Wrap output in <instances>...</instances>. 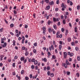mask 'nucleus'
Listing matches in <instances>:
<instances>
[{"instance_id": "obj_61", "label": "nucleus", "mask_w": 80, "mask_h": 80, "mask_svg": "<svg viewBox=\"0 0 80 80\" xmlns=\"http://www.w3.org/2000/svg\"><path fill=\"white\" fill-rule=\"evenodd\" d=\"M59 43L61 45H63V42H62V41H59Z\"/></svg>"}, {"instance_id": "obj_39", "label": "nucleus", "mask_w": 80, "mask_h": 80, "mask_svg": "<svg viewBox=\"0 0 80 80\" xmlns=\"http://www.w3.org/2000/svg\"><path fill=\"white\" fill-rule=\"evenodd\" d=\"M76 75L77 77H79V76H80V74L78 73H77Z\"/></svg>"}, {"instance_id": "obj_31", "label": "nucleus", "mask_w": 80, "mask_h": 80, "mask_svg": "<svg viewBox=\"0 0 80 80\" xmlns=\"http://www.w3.org/2000/svg\"><path fill=\"white\" fill-rule=\"evenodd\" d=\"M13 42V45L14 46H15V40H13V41H12Z\"/></svg>"}, {"instance_id": "obj_17", "label": "nucleus", "mask_w": 80, "mask_h": 80, "mask_svg": "<svg viewBox=\"0 0 80 80\" xmlns=\"http://www.w3.org/2000/svg\"><path fill=\"white\" fill-rule=\"evenodd\" d=\"M51 23H52V22H51V21H50V20H49L48 22V25H50V24Z\"/></svg>"}, {"instance_id": "obj_42", "label": "nucleus", "mask_w": 80, "mask_h": 80, "mask_svg": "<svg viewBox=\"0 0 80 80\" xmlns=\"http://www.w3.org/2000/svg\"><path fill=\"white\" fill-rule=\"evenodd\" d=\"M77 59L78 60V61H80V56H78L77 57Z\"/></svg>"}, {"instance_id": "obj_2", "label": "nucleus", "mask_w": 80, "mask_h": 80, "mask_svg": "<svg viewBox=\"0 0 80 80\" xmlns=\"http://www.w3.org/2000/svg\"><path fill=\"white\" fill-rule=\"evenodd\" d=\"M61 7L62 8V11H64L65 8H67V5L64 4V3H62L61 4Z\"/></svg>"}, {"instance_id": "obj_13", "label": "nucleus", "mask_w": 80, "mask_h": 80, "mask_svg": "<svg viewBox=\"0 0 80 80\" xmlns=\"http://www.w3.org/2000/svg\"><path fill=\"white\" fill-rule=\"evenodd\" d=\"M24 60H25L24 57H22L21 58L20 60L21 61H24Z\"/></svg>"}, {"instance_id": "obj_54", "label": "nucleus", "mask_w": 80, "mask_h": 80, "mask_svg": "<svg viewBox=\"0 0 80 80\" xmlns=\"http://www.w3.org/2000/svg\"><path fill=\"white\" fill-rule=\"evenodd\" d=\"M33 45L35 47H37V43L35 42L34 44Z\"/></svg>"}, {"instance_id": "obj_27", "label": "nucleus", "mask_w": 80, "mask_h": 80, "mask_svg": "<svg viewBox=\"0 0 80 80\" xmlns=\"http://www.w3.org/2000/svg\"><path fill=\"white\" fill-rule=\"evenodd\" d=\"M7 42L4 43L3 45H4V48L5 47H7Z\"/></svg>"}, {"instance_id": "obj_29", "label": "nucleus", "mask_w": 80, "mask_h": 80, "mask_svg": "<svg viewBox=\"0 0 80 80\" xmlns=\"http://www.w3.org/2000/svg\"><path fill=\"white\" fill-rule=\"evenodd\" d=\"M75 49L76 51H78L79 50V48L78 47H76Z\"/></svg>"}, {"instance_id": "obj_58", "label": "nucleus", "mask_w": 80, "mask_h": 80, "mask_svg": "<svg viewBox=\"0 0 80 80\" xmlns=\"http://www.w3.org/2000/svg\"><path fill=\"white\" fill-rule=\"evenodd\" d=\"M70 57H72L73 56V53H70Z\"/></svg>"}, {"instance_id": "obj_55", "label": "nucleus", "mask_w": 80, "mask_h": 80, "mask_svg": "<svg viewBox=\"0 0 80 80\" xmlns=\"http://www.w3.org/2000/svg\"><path fill=\"white\" fill-rule=\"evenodd\" d=\"M61 31L62 32H64V31H65V29H64V28H62L61 29Z\"/></svg>"}, {"instance_id": "obj_44", "label": "nucleus", "mask_w": 80, "mask_h": 80, "mask_svg": "<svg viewBox=\"0 0 80 80\" xmlns=\"http://www.w3.org/2000/svg\"><path fill=\"white\" fill-rule=\"evenodd\" d=\"M15 32H16V33L18 34V29H16L15 30Z\"/></svg>"}, {"instance_id": "obj_59", "label": "nucleus", "mask_w": 80, "mask_h": 80, "mask_svg": "<svg viewBox=\"0 0 80 80\" xmlns=\"http://www.w3.org/2000/svg\"><path fill=\"white\" fill-rule=\"evenodd\" d=\"M24 28H28V25H25L24 26Z\"/></svg>"}, {"instance_id": "obj_28", "label": "nucleus", "mask_w": 80, "mask_h": 80, "mask_svg": "<svg viewBox=\"0 0 80 80\" xmlns=\"http://www.w3.org/2000/svg\"><path fill=\"white\" fill-rule=\"evenodd\" d=\"M64 66L65 68H67V64H66V63H65L64 64Z\"/></svg>"}, {"instance_id": "obj_41", "label": "nucleus", "mask_w": 80, "mask_h": 80, "mask_svg": "<svg viewBox=\"0 0 80 80\" xmlns=\"http://www.w3.org/2000/svg\"><path fill=\"white\" fill-rule=\"evenodd\" d=\"M66 32H65V35L66 36H67V34H68V30H66Z\"/></svg>"}, {"instance_id": "obj_23", "label": "nucleus", "mask_w": 80, "mask_h": 80, "mask_svg": "<svg viewBox=\"0 0 80 80\" xmlns=\"http://www.w3.org/2000/svg\"><path fill=\"white\" fill-rule=\"evenodd\" d=\"M62 45H60L59 46V49L60 50H62Z\"/></svg>"}, {"instance_id": "obj_43", "label": "nucleus", "mask_w": 80, "mask_h": 80, "mask_svg": "<svg viewBox=\"0 0 80 80\" xmlns=\"http://www.w3.org/2000/svg\"><path fill=\"white\" fill-rule=\"evenodd\" d=\"M70 72H67V75H70Z\"/></svg>"}, {"instance_id": "obj_33", "label": "nucleus", "mask_w": 80, "mask_h": 80, "mask_svg": "<svg viewBox=\"0 0 80 80\" xmlns=\"http://www.w3.org/2000/svg\"><path fill=\"white\" fill-rule=\"evenodd\" d=\"M44 2L47 3H49V0H44Z\"/></svg>"}, {"instance_id": "obj_7", "label": "nucleus", "mask_w": 80, "mask_h": 80, "mask_svg": "<svg viewBox=\"0 0 80 80\" xmlns=\"http://www.w3.org/2000/svg\"><path fill=\"white\" fill-rule=\"evenodd\" d=\"M19 33L17 34L16 35H15V36H16L17 37H19V36L21 34V31H19L18 32Z\"/></svg>"}, {"instance_id": "obj_12", "label": "nucleus", "mask_w": 80, "mask_h": 80, "mask_svg": "<svg viewBox=\"0 0 80 80\" xmlns=\"http://www.w3.org/2000/svg\"><path fill=\"white\" fill-rule=\"evenodd\" d=\"M52 14H50L48 16L46 17H47V20H48L49 19V18H50V17H52Z\"/></svg>"}, {"instance_id": "obj_10", "label": "nucleus", "mask_w": 80, "mask_h": 80, "mask_svg": "<svg viewBox=\"0 0 80 80\" xmlns=\"http://www.w3.org/2000/svg\"><path fill=\"white\" fill-rule=\"evenodd\" d=\"M54 29H52L51 28H48V30L49 32H52V30H54Z\"/></svg>"}, {"instance_id": "obj_32", "label": "nucleus", "mask_w": 80, "mask_h": 80, "mask_svg": "<svg viewBox=\"0 0 80 80\" xmlns=\"http://www.w3.org/2000/svg\"><path fill=\"white\" fill-rule=\"evenodd\" d=\"M51 48H52V50H54V47H53V45L52 44L51 45Z\"/></svg>"}, {"instance_id": "obj_22", "label": "nucleus", "mask_w": 80, "mask_h": 80, "mask_svg": "<svg viewBox=\"0 0 80 80\" xmlns=\"http://www.w3.org/2000/svg\"><path fill=\"white\" fill-rule=\"evenodd\" d=\"M50 77H54V74H53V73H51V74H50Z\"/></svg>"}, {"instance_id": "obj_37", "label": "nucleus", "mask_w": 80, "mask_h": 80, "mask_svg": "<svg viewBox=\"0 0 80 80\" xmlns=\"http://www.w3.org/2000/svg\"><path fill=\"white\" fill-rule=\"evenodd\" d=\"M24 73V70H22L21 72V75H23Z\"/></svg>"}, {"instance_id": "obj_52", "label": "nucleus", "mask_w": 80, "mask_h": 80, "mask_svg": "<svg viewBox=\"0 0 80 80\" xmlns=\"http://www.w3.org/2000/svg\"><path fill=\"white\" fill-rule=\"evenodd\" d=\"M35 13H34L33 14V18H36V16H35Z\"/></svg>"}, {"instance_id": "obj_6", "label": "nucleus", "mask_w": 80, "mask_h": 80, "mask_svg": "<svg viewBox=\"0 0 80 80\" xmlns=\"http://www.w3.org/2000/svg\"><path fill=\"white\" fill-rule=\"evenodd\" d=\"M66 63L67 65H71V62H69L68 61V60H66Z\"/></svg>"}, {"instance_id": "obj_19", "label": "nucleus", "mask_w": 80, "mask_h": 80, "mask_svg": "<svg viewBox=\"0 0 80 80\" xmlns=\"http://www.w3.org/2000/svg\"><path fill=\"white\" fill-rule=\"evenodd\" d=\"M38 64V61L37 60H35V62H34V65H37Z\"/></svg>"}, {"instance_id": "obj_46", "label": "nucleus", "mask_w": 80, "mask_h": 80, "mask_svg": "<svg viewBox=\"0 0 80 80\" xmlns=\"http://www.w3.org/2000/svg\"><path fill=\"white\" fill-rule=\"evenodd\" d=\"M3 28H2L0 30V32H3Z\"/></svg>"}, {"instance_id": "obj_20", "label": "nucleus", "mask_w": 80, "mask_h": 80, "mask_svg": "<svg viewBox=\"0 0 80 80\" xmlns=\"http://www.w3.org/2000/svg\"><path fill=\"white\" fill-rule=\"evenodd\" d=\"M71 45L72 46H75V43L74 42H72L71 43Z\"/></svg>"}, {"instance_id": "obj_16", "label": "nucleus", "mask_w": 80, "mask_h": 80, "mask_svg": "<svg viewBox=\"0 0 80 80\" xmlns=\"http://www.w3.org/2000/svg\"><path fill=\"white\" fill-rule=\"evenodd\" d=\"M25 56H28V55L29 54V52H26L25 53Z\"/></svg>"}, {"instance_id": "obj_63", "label": "nucleus", "mask_w": 80, "mask_h": 80, "mask_svg": "<svg viewBox=\"0 0 80 80\" xmlns=\"http://www.w3.org/2000/svg\"><path fill=\"white\" fill-rule=\"evenodd\" d=\"M52 32L53 34H55V31H54V30H52Z\"/></svg>"}, {"instance_id": "obj_18", "label": "nucleus", "mask_w": 80, "mask_h": 80, "mask_svg": "<svg viewBox=\"0 0 80 80\" xmlns=\"http://www.w3.org/2000/svg\"><path fill=\"white\" fill-rule=\"evenodd\" d=\"M68 41L69 42H71V38H68Z\"/></svg>"}, {"instance_id": "obj_11", "label": "nucleus", "mask_w": 80, "mask_h": 80, "mask_svg": "<svg viewBox=\"0 0 80 80\" xmlns=\"http://www.w3.org/2000/svg\"><path fill=\"white\" fill-rule=\"evenodd\" d=\"M49 5H54V2L53 1L50 2H49Z\"/></svg>"}, {"instance_id": "obj_64", "label": "nucleus", "mask_w": 80, "mask_h": 80, "mask_svg": "<svg viewBox=\"0 0 80 80\" xmlns=\"http://www.w3.org/2000/svg\"><path fill=\"white\" fill-rule=\"evenodd\" d=\"M30 78H32V77H33V76L32 75V74H30Z\"/></svg>"}, {"instance_id": "obj_38", "label": "nucleus", "mask_w": 80, "mask_h": 80, "mask_svg": "<svg viewBox=\"0 0 80 80\" xmlns=\"http://www.w3.org/2000/svg\"><path fill=\"white\" fill-rule=\"evenodd\" d=\"M25 80H29V78H28V77H25Z\"/></svg>"}, {"instance_id": "obj_26", "label": "nucleus", "mask_w": 80, "mask_h": 80, "mask_svg": "<svg viewBox=\"0 0 80 80\" xmlns=\"http://www.w3.org/2000/svg\"><path fill=\"white\" fill-rule=\"evenodd\" d=\"M74 30H75V32L76 33V32H77V27H75Z\"/></svg>"}, {"instance_id": "obj_14", "label": "nucleus", "mask_w": 80, "mask_h": 80, "mask_svg": "<svg viewBox=\"0 0 80 80\" xmlns=\"http://www.w3.org/2000/svg\"><path fill=\"white\" fill-rule=\"evenodd\" d=\"M42 61H44V62H47V58H44V59L43 58H42Z\"/></svg>"}, {"instance_id": "obj_60", "label": "nucleus", "mask_w": 80, "mask_h": 80, "mask_svg": "<svg viewBox=\"0 0 80 80\" xmlns=\"http://www.w3.org/2000/svg\"><path fill=\"white\" fill-rule=\"evenodd\" d=\"M70 5H71V6L73 5V2H72V1L70 2Z\"/></svg>"}, {"instance_id": "obj_50", "label": "nucleus", "mask_w": 80, "mask_h": 80, "mask_svg": "<svg viewBox=\"0 0 80 80\" xmlns=\"http://www.w3.org/2000/svg\"><path fill=\"white\" fill-rule=\"evenodd\" d=\"M45 30H46V28L45 27H44L42 28V30L43 31H45Z\"/></svg>"}, {"instance_id": "obj_47", "label": "nucleus", "mask_w": 80, "mask_h": 80, "mask_svg": "<svg viewBox=\"0 0 80 80\" xmlns=\"http://www.w3.org/2000/svg\"><path fill=\"white\" fill-rule=\"evenodd\" d=\"M59 3H60V1L59 0H57L56 2L57 4H59Z\"/></svg>"}, {"instance_id": "obj_8", "label": "nucleus", "mask_w": 80, "mask_h": 80, "mask_svg": "<svg viewBox=\"0 0 80 80\" xmlns=\"http://www.w3.org/2000/svg\"><path fill=\"white\" fill-rule=\"evenodd\" d=\"M50 6H48L46 7V8H45V9L46 10H49V9H50Z\"/></svg>"}, {"instance_id": "obj_34", "label": "nucleus", "mask_w": 80, "mask_h": 80, "mask_svg": "<svg viewBox=\"0 0 80 80\" xmlns=\"http://www.w3.org/2000/svg\"><path fill=\"white\" fill-rule=\"evenodd\" d=\"M50 74H51V73H50V71H48L47 72L48 75H50Z\"/></svg>"}, {"instance_id": "obj_48", "label": "nucleus", "mask_w": 80, "mask_h": 80, "mask_svg": "<svg viewBox=\"0 0 80 80\" xmlns=\"http://www.w3.org/2000/svg\"><path fill=\"white\" fill-rule=\"evenodd\" d=\"M27 62V59H25L24 61V63L25 64L26 63V62Z\"/></svg>"}, {"instance_id": "obj_56", "label": "nucleus", "mask_w": 80, "mask_h": 80, "mask_svg": "<svg viewBox=\"0 0 80 80\" xmlns=\"http://www.w3.org/2000/svg\"><path fill=\"white\" fill-rule=\"evenodd\" d=\"M14 14H17V12L16 10H14Z\"/></svg>"}, {"instance_id": "obj_35", "label": "nucleus", "mask_w": 80, "mask_h": 80, "mask_svg": "<svg viewBox=\"0 0 80 80\" xmlns=\"http://www.w3.org/2000/svg\"><path fill=\"white\" fill-rule=\"evenodd\" d=\"M12 66L13 67H14V68L15 67V63H13L12 64Z\"/></svg>"}, {"instance_id": "obj_51", "label": "nucleus", "mask_w": 80, "mask_h": 80, "mask_svg": "<svg viewBox=\"0 0 80 80\" xmlns=\"http://www.w3.org/2000/svg\"><path fill=\"white\" fill-rule=\"evenodd\" d=\"M33 52L34 53H35L36 52H37V51L36 50V49H34L33 50Z\"/></svg>"}, {"instance_id": "obj_40", "label": "nucleus", "mask_w": 80, "mask_h": 80, "mask_svg": "<svg viewBox=\"0 0 80 80\" xmlns=\"http://www.w3.org/2000/svg\"><path fill=\"white\" fill-rule=\"evenodd\" d=\"M31 68L32 69H34L35 68V66H34L33 65H32L31 66Z\"/></svg>"}, {"instance_id": "obj_62", "label": "nucleus", "mask_w": 80, "mask_h": 80, "mask_svg": "<svg viewBox=\"0 0 80 80\" xmlns=\"http://www.w3.org/2000/svg\"><path fill=\"white\" fill-rule=\"evenodd\" d=\"M72 59L71 58H69V62H72Z\"/></svg>"}, {"instance_id": "obj_9", "label": "nucleus", "mask_w": 80, "mask_h": 80, "mask_svg": "<svg viewBox=\"0 0 80 80\" xmlns=\"http://www.w3.org/2000/svg\"><path fill=\"white\" fill-rule=\"evenodd\" d=\"M16 77L18 78V79L19 80H21V76H18V74H17Z\"/></svg>"}, {"instance_id": "obj_1", "label": "nucleus", "mask_w": 80, "mask_h": 80, "mask_svg": "<svg viewBox=\"0 0 80 80\" xmlns=\"http://www.w3.org/2000/svg\"><path fill=\"white\" fill-rule=\"evenodd\" d=\"M62 34H61L60 35V31H58L57 32L56 35V38H62Z\"/></svg>"}, {"instance_id": "obj_5", "label": "nucleus", "mask_w": 80, "mask_h": 80, "mask_svg": "<svg viewBox=\"0 0 80 80\" xmlns=\"http://www.w3.org/2000/svg\"><path fill=\"white\" fill-rule=\"evenodd\" d=\"M64 58H67V53L66 52H63Z\"/></svg>"}, {"instance_id": "obj_25", "label": "nucleus", "mask_w": 80, "mask_h": 80, "mask_svg": "<svg viewBox=\"0 0 80 80\" xmlns=\"http://www.w3.org/2000/svg\"><path fill=\"white\" fill-rule=\"evenodd\" d=\"M53 27L55 30H57V26L56 25H54L53 26Z\"/></svg>"}, {"instance_id": "obj_36", "label": "nucleus", "mask_w": 80, "mask_h": 80, "mask_svg": "<svg viewBox=\"0 0 80 80\" xmlns=\"http://www.w3.org/2000/svg\"><path fill=\"white\" fill-rule=\"evenodd\" d=\"M77 10H80V5H78L77 6Z\"/></svg>"}, {"instance_id": "obj_4", "label": "nucleus", "mask_w": 80, "mask_h": 80, "mask_svg": "<svg viewBox=\"0 0 80 80\" xmlns=\"http://www.w3.org/2000/svg\"><path fill=\"white\" fill-rule=\"evenodd\" d=\"M22 50H25V52H27V48H26L24 46H23L22 47Z\"/></svg>"}, {"instance_id": "obj_24", "label": "nucleus", "mask_w": 80, "mask_h": 80, "mask_svg": "<svg viewBox=\"0 0 80 80\" xmlns=\"http://www.w3.org/2000/svg\"><path fill=\"white\" fill-rule=\"evenodd\" d=\"M1 40H2L3 41H4L5 40H6V38H5V37H4V38H1Z\"/></svg>"}, {"instance_id": "obj_57", "label": "nucleus", "mask_w": 80, "mask_h": 80, "mask_svg": "<svg viewBox=\"0 0 80 80\" xmlns=\"http://www.w3.org/2000/svg\"><path fill=\"white\" fill-rule=\"evenodd\" d=\"M57 25H58V26H60V22H58Z\"/></svg>"}, {"instance_id": "obj_3", "label": "nucleus", "mask_w": 80, "mask_h": 80, "mask_svg": "<svg viewBox=\"0 0 80 80\" xmlns=\"http://www.w3.org/2000/svg\"><path fill=\"white\" fill-rule=\"evenodd\" d=\"M53 21L54 22H58L59 20H58V18H53Z\"/></svg>"}, {"instance_id": "obj_30", "label": "nucleus", "mask_w": 80, "mask_h": 80, "mask_svg": "<svg viewBox=\"0 0 80 80\" xmlns=\"http://www.w3.org/2000/svg\"><path fill=\"white\" fill-rule=\"evenodd\" d=\"M13 26H14V24H13V23L11 24L10 25V27H11V28H12V27H13Z\"/></svg>"}, {"instance_id": "obj_53", "label": "nucleus", "mask_w": 80, "mask_h": 80, "mask_svg": "<svg viewBox=\"0 0 80 80\" xmlns=\"http://www.w3.org/2000/svg\"><path fill=\"white\" fill-rule=\"evenodd\" d=\"M66 22L65 20L64 19L63 20L62 22L63 24H65V22Z\"/></svg>"}, {"instance_id": "obj_49", "label": "nucleus", "mask_w": 80, "mask_h": 80, "mask_svg": "<svg viewBox=\"0 0 80 80\" xmlns=\"http://www.w3.org/2000/svg\"><path fill=\"white\" fill-rule=\"evenodd\" d=\"M48 56H50L51 55V53L50 52H48Z\"/></svg>"}, {"instance_id": "obj_15", "label": "nucleus", "mask_w": 80, "mask_h": 80, "mask_svg": "<svg viewBox=\"0 0 80 80\" xmlns=\"http://www.w3.org/2000/svg\"><path fill=\"white\" fill-rule=\"evenodd\" d=\"M52 59H56V56L55 55H52Z\"/></svg>"}, {"instance_id": "obj_21", "label": "nucleus", "mask_w": 80, "mask_h": 80, "mask_svg": "<svg viewBox=\"0 0 80 80\" xmlns=\"http://www.w3.org/2000/svg\"><path fill=\"white\" fill-rule=\"evenodd\" d=\"M35 61V58H32L31 60V62H32V63H33V62H34Z\"/></svg>"}, {"instance_id": "obj_45", "label": "nucleus", "mask_w": 80, "mask_h": 80, "mask_svg": "<svg viewBox=\"0 0 80 80\" xmlns=\"http://www.w3.org/2000/svg\"><path fill=\"white\" fill-rule=\"evenodd\" d=\"M50 67L48 66L47 67V70H50Z\"/></svg>"}]
</instances>
